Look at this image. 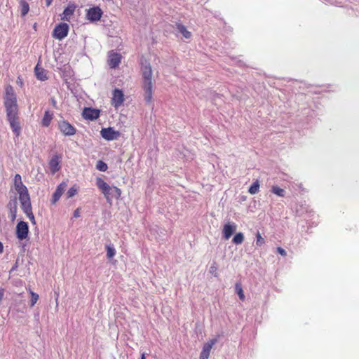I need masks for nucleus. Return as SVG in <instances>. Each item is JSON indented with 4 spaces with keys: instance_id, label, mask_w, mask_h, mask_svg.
Listing matches in <instances>:
<instances>
[{
    "instance_id": "obj_1",
    "label": "nucleus",
    "mask_w": 359,
    "mask_h": 359,
    "mask_svg": "<svg viewBox=\"0 0 359 359\" xmlns=\"http://www.w3.org/2000/svg\"><path fill=\"white\" fill-rule=\"evenodd\" d=\"M18 194L19 195L18 199L20 202L21 206H22V182L21 175L19 174H17L15 176L14 189H11L10 201L8 204V208L9 209L8 217L12 222L15 221L16 218Z\"/></svg>"
},
{
    "instance_id": "obj_2",
    "label": "nucleus",
    "mask_w": 359,
    "mask_h": 359,
    "mask_svg": "<svg viewBox=\"0 0 359 359\" xmlns=\"http://www.w3.org/2000/svg\"><path fill=\"white\" fill-rule=\"evenodd\" d=\"M141 72L142 76V88L144 90L145 102L150 104L153 99V72L150 63L145 61V63L141 64Z\"/></svg>"
},
{
    "instance_id": "obj_3",
    "label": "nucleus",
    "mask_w": 359,
    "mask_h": 359,
    "mask_svg": "<svg viewBox=\"0 0 359 359\" xmlns=\"http://www.w3.org/2000/svg\"><path fill=\"white\" fill-rule=\"evenodd\" d=\"M5 106L10 126L13 133L18 137L21 128L19 118L17 116L18 109L15 97H5Z\"/></svg>"
},
{
    "instance_id": "obj_4",
    "label": "nucleus",
    "mask_w": 359,
    "mask_h": 359,
    "mask_svg": "<svg viewBox=\"0 0 359 359\" xmlns=\"http://www.w3.org/2000/svg\"><path fill=\"white\" fill-rule=\"evenodd\" d=\"M95 184L107 202L111 203L113 198H120L122 191L117 187L109 186L104 180L99 177L96 178Z\"/></svg>"
},
{
    "instance_id": "obj_5",
    "label": "nucleus",
    "mask_w": 359,
    "mask_h": 359,
    "mask_svg": "<svg viewBox=\"0 0 359 359\" xmlns=\"http://www.w3.org/2000/svg\"><path fill=\"white\" fill-rule=\"evenodd\" d=\"M58 128L65 136H73L76 133V128L66 120L58 121Z\"/></svg>"
},
{
    "instance_id": "obj_6",
    "label": "nucleus",
    "mask_w": 359,
    "mask_h": 359,
    "mask_svg": "<svg viewBox=\"0 0 359 359\" xmlns=\"http://www.w3.org/2000/svg\"><path fill=\"white\" fill-rule=\"evenodd\" d=\"M69 32V25L67 23H60L56 25L53 32V37L62 40L65 38Z\"/></svg>"
},
{
    "instance_id": "obj_7",
    "label": "nucleus",
    "mask_w": 359,
    "mask_h": 359,
    "mask_svg": "<svg viewBox=\"0 0 359 359\" xmlns=\"http://www.w3.org/2000/svg\"><path fill=\"white\" fill-rule=\"evenodd\" d=\"M103 15L102 9L99 6H93L86 11V19L91 22L99 21Z\"/></svg>"
},
{
    "instance_id": "obj_8",
    "label": "nucleus",
    "mask_w": 359,
    "mask_h": 359,
    "mask_svg": "<svg viewBox=\"0 0 359 359\" xmlns=\"http://www.w3.org/2000/svg\"><path fill=\"white\" fill-rule=\"evenodd\" d=\"M124 94L120 89L116 88L112 93L111 104L116 109L121 107L124 102Z\"/></svg>"
},
{
    "instance_id": "obj_9",
    "label": "nucleus",
    "mask_w": 359,
    "mask_h": 359,
    "mask_svg": "<svg viewBox=\"0 0 359 359\" xmlns=\"http://www.w3.org/2000/svg\"><path fill=\"white\" fill-rule=\"evenodd\" d=\"M100 133L102 137L108 141L116 140L120 136V133L111 127L102 128Z\"/></svg>"
},
{
    "instance_id": "obj_10",
    "label": "nucleus",
    "mask_w": 359,
    "mask_h": 359,
    "mask_svg": "<svg viewBox=\"0 0 359 359\" xmlns=\"http://www.w3.org/2000/svg\"><path fill=\"white\" fill-rule=\"evenodd\" d=\"M62 156L58 154L53 155L48 162V166L52 174H55L61 168Z\"/></svg>"
},
{
    "instance_id": "obj_11",
    "label": "nucleus",
    "mask_w": 359,
    "mask_h": 359,
    "mask_svg": "<svg viewBox=\"0 0 359 359\" xmlns=\"http://www.w3.org/2000/svg\"><path fill=\"white\" fill-rule=\"evenodd\" d=\"M217 339H212L203 345L199 359H208L212 346L216 344Z\"/></svg>"
},
{
    "instance_id": "obj_12",
    "label": "nucleus",
    "mask_w": 359,
    "mask_h": 359,
    "mask_svg": "<svg viewBox=\"0 0 359 359\" xmlns=\"http://www.w3.org/2000/svg\"><path fill=\"white\" fill-rule=\"evenodd\" d=\"M121 54L111 51L109 53L108 65L110 68L114 69L117 67L121 61Z\"/></svg>"
},
{
    "instance_id": "obj_13",
    "label": "nucleus",
    "mask_w": 359,
    "mask_h": 359,
    "mask_svg": "<svg viewBox=\"0 0 359 359\" xmlns=\"http://www.w3.org/2000/svg\"><path fill=\"white\" fill-rule=\"evenodd\" d=\"M83 116L86 119L93 121L100 116V110L93 108H85Z\"/></svg>"
},
{
    "instance_id": "obj_14",
    "label": "nucleus",
    "mask_w": 359,
    "mask_h": 359,
    "mask_svg": "<svg viewBox=\"0 0 359 359\" xmlns=\"http://www.w3.org/2000/svg\"><path fill=\"white\" fill-rule=\"evenodd\" d=\"M236 229V225L234 223L228 222L224 225L222 229L223 237L225 240H228L232 236Z\"/></svg>"
},
{
    "instance_id": "obj_15",
    "label": "nucleus",
    "mask_w": 359,
    "mask_h": 359,
    "mask_svg": "<svg viewBox=\"0 0 359 359\" xmlns=\"http://www.w3.org/2000/svg\"><path fill=\"white\" fill-rule=\"evenodd\" d=\"M66 187L67 184L65 182H62L57 187V189L54 192L51 200L53 204H55L57 201L60 199L63 192L65 191Z\"/></svg>"
},
{
    "instance_id": "obj_16",
    "label": "nucleus",
    "mask_w": 359,
    "mask_h": 359,
    "mask_svg": "<svg viewBox=\"0 0 359 359\" xmlns=\"http://www.w3.org/2000/svg\"><path fill=\"white\" fill-rule=\"evenodd\" d=\"M76 6L74 4H69L63 11L62 20L69 21L71 16L74 14Z\"/></svg>"
},
{
    "instance_id": "obj_17",
    "label": "nucleus",
    "mask_w": 359,
    "mask_h": 359,
    "mask_svg": "<svg viewBox=\"0 0 359 359\" xmlns=\"http://www.w3.org/2000/svg\"><path fill=\"white\" fill-rule=\"evenodd\" d=\"M35 74L37 79L41 81H46L48 79L46 71L44 69L39 67L38 65L35 67Z\"/></svg>"
},
{
    "instance_id": "obj_18",
    "label": "nucleus",
    "mask_w": 359,
    "mask_h": 359,
    "mask_svg": "<svg viewBox=\"0 0 359 359\" xmlns=\"http://www.w3.org/2000/svg\"><path fill=\"white\" fill-rule=\"evenodd\" d=\"M53 114L48 111H46L44 113V116L41 120V125L43 127H48L50 124V122L53 119Z\"/></svg>"
},
{
    "instance_id": "obj_19",
    "label": "nucleus",
    "mask_w": 359,
    "mask_h": 359,
    "mask_svg": "<svg viewBox=\"0 0 359 359\" xmlns=\"http://www.w3.org/2000/svg\"><path fill=\"white\" fill-rule=\"evenodd\" d=\"M177 29L178 31L186 38L189 39L191 36V33L188 31L186 27L182 24L177 23L176 24Z\"/></svg>"
},
{
    "instance_id": "obj_20",
    "label": "nucleus",
    "mask_w": 359,
    "mask_h": 359,
    "mask_svg": "<svg viewBox=\"0 0 359 359\" xmlns=\"http://www.w3.org/2000/svg\"><path fill=\"white\" fill-rule=\"evenodd\" d=\"M30 294L29 306L33 307L39 299V296L37 293L34 292L30 289H27Z\"/></svg>"
},
{
    "instance_id": "obj_21",
    "label": "nucleus",
    "mask_w": 359,
    "mask_h": 359,
    "mask_svg": "<svg viewBox=\"0 0 359 359\" xmlns=\"http://www.w3.org/2000/svg\"><path fill=\"white\" fill-rule=\"evenodd\" d=\"M107 250V258L109 259H112L116 255V250L111 245H107L105 246Z\"/></svg>"
},
{
    "instance_id": "obj_22",
    "label": "nucleus",
    "mask_w": 359,
    "mask_h": 359,
    "mask_svg": "<svg viewBox=\"0 0 359 359\" xmlns=\"http://www.w3.org/2000/svg\"><path fill=\"white\" fill-rule=\"evenodd\" d=\"M244 241V235L243 233H237L232 239V242L236 245H240Z\"/></svg>"
},
{
    "instance_id": "obj_23",
    "label": "nucleus",
    "mask_w": 359,
    "mask_h": 359,
    "mask_svg": "<svg viewBox=\"0 0 359 359\" xmlns=\"http://www.w3.org/2000/svg\"><path fill=\"white\" fill-rule=\"evenodd\" d=\"M259 189V180H256L250 186L248 191L250 194H255L258 193Z\"/></svg>"
},
{
    "instance_id": "obj_24",
    "label": "nucleus",
    "mask_w": 359,
    "mask_h": 359,
    "mask_svg": "<svg viewBox=\"0 0 359 359\" xmlns=\"http://www.w3.org/2000/svg\"><path fill=\"white\" fill-rule=\"evenodd\" d=\"M235 287H236V292H237L240 299L241 301H244L245 300V294H244L241 284L236 283Z\"/></svg>"
},
{
    "instance_id": "obj_25",
    "label": "nucleus",
    "mask_w": 359,
    "mask_h": 359,
    "mask_svg": "<svg viewBox=\"0 0 359 359\" xmlns=\"http://www.w3.org/2000/svg\"><path fill=\"white\" fill-rule=\"evenodd\" d=\"M17 236L20 240H22V220H19L16 230Z\"/></svg>"
},
{
    "instance_id": "obj_26",
    "label": "nucleus",
    "mask_w": 359,
    "mask_h": 359,
    "mask_svg": "<svg viewBox=\"0 0 359 359\" xmlns=\"http://www.w3.org/2000/svg\"><path fill=\"white\" fill-rule=\"evenodd\" d=\"M96 168L100 171H106L108 168V166L106 163L102 161H98L96 164Z\"/></svg>"
},
{
    "instance_id": "obj_27",
    "label": "nucleus",
    "mask_w": 359,
    "mask_h": 359,
    "mask_svg": "<svg viewBox=\"0 0 359 359\" xmlns=\"http://www.w3.org/2000/svg\"><path fill=\"white\" fill-rule=\"evenodd\" d=\"M272 192L275 194H276L277 196H284L285 195V191L284 189L277 187V186H273L272 187V189H271Z\"/></svg>"
},
{
    "instance_id": "obj_28",
    "label": "nucleus",
    "mask_w": 359,
    "mask_h": 359,
    "mask_svg": "<svg viewBox=\"0 0 359 359\" xmlns=\"http://www.w3.org/2000/svg\"><path fill=\"white\" fill-rule=\"evenodd\" d=\"M25 212L26 215H27V217H29V220L32 222V223L35 224L36 222H35V219H34V216L32 212L30 207L26 208Z\"/></svg>"
},
{
    "instance_id": "obj_29",
    "label": "nucleus",
    "mask_w": 359,
    "mask_h": 359,
    "mask_svg": "<svg viewBox=\"0 0 359 359\" xmlns=\"http://www.w3.org/2000/svg\"><path fill=\"white\" fill-rule=\"evenodd\" d=\"M256 245L257 246H262L263 244H264L265 241L259 231H257L256 233Z\"/></svg>"
},
{
    "instance_id": "obj_30",
    "label": "nucleus",
    "mask_w": 359,
    "mask_h": 359,
    "mask_svg": "<svg viewBox=\"0 0 359 359\" xmlns=\"http://www.w3.org/2000/svg\"><path fill=\"white\" fill-rule=\"evenodd\" d=\"M209 271L211 274L214 275L215 277L218 276L217 273V266L216 262H213V264L210 266Z\"/></svg>"
},
{
    "instance_id": "obj_31",
    "label": "nucleus",
    "mask_w": 359,
    "mask_h": 359,
    "mask_svg": "<svg viewBox=\"0 0 359 359\" xmlns=\"http://www.w3.org/2000/svg\"><path fill=\"white\" fill-rule=\"evenodd\" d=\"M77 193V189L75 187H72L69 189L67 192V198H72Z\"/></svg>"
},
{
    "instance_id": "obj_32",
    "label": "nucleus",
    "mask_w": 359,
    "mask_h": 359,
    "mask_svg": "<svg viewBox=\"0 0 359 359\" xmlns=\"http://www.w3.org/2000/svg\"><path fill=\"white\" fill-rule=\"evenodd\" d=\"M15 97L14 95L13 89L11 86H7L6 88L5 97Z\"/></svg>"
},
{
    "instance_id": "obj_33",
    "label": "nucleus",
    "mask_w": 359,
    "mask_h": 359,
    "mask_svg": "<svg viewBox=\"0 0 359 359\" xmlns=\"http://www.w3.org/2000/svg\"><path fill=\"white\" fill-rule=\"evenodd\" d=\"M277 252L283 257H285L287 255L286 251L280 247L277 248Z\"/></svg>"
},
{
    "instance_id": "obj_34",
    "label": "nucleus",
    "mask_w": 359,
    "mask_h": 359,
    "mask_svg": "<svg viewBox=\"0 0 359 359\" xmlns=\"http://www.w3.org/2000/svg\"><path fill=\"white\" fill-rule=\"evenodd\" d=\"M28 231V225L26 222H24V239L27 238Z\"/></svg>"
},
{
    "instance_id": "obj_35",
    "label": "nucleus",
    "mask_w": 359,
    "mask_h": 359,
    "mask_svg": "<svg viewBox=\"0 0 359 359\" xmlns=\"http://www.w3.org/2000/svg\"><path fill=\"white\" fill-rule=\"evenodd\" d=\"M29 10V4L24 1V15L28 13Z\"/></svg>"
},
{
    "instance_id": "obj_36",
    "label": "nucleus",
    "mask_w": 359,
    "mask_h": 359,
    "mask_svg": "<svg viewBox=\"0 0 359 359\" xmlns=\"http://www.w3.org/2000/svg\"><path fill=\"white\" fill-rule=\"evenodd\" d=\"M74 217H80V209L79 208H77L76 210H74Z\"/></svg>"
},
{
    "instance_id": "obj_37",
    "label": "nucleus",
    "mask_w": 359,
    "mask_h": 359,
    "mask_svg": "<svg viewBox=\"0 0 359 359\" xmlns=\"http://www.w3.org/2000/svg\"><path fill=\"white\" fill-rule=\"evenodd\" d=\"M4 294V290L3 288H0V302L1 301Z\"/></svg>"
},
{
    "instance_id": "obj_38",
    "label": "nucleus",
    "mask_w": 359,
    "mask_h": 359,
    "mask_svg": "<svg viewBox=\"0 0 359 359\" xmlns=\"http://www.w3.org/2000/svg\"><path fill=\"white\" fill-rule=\"evenodd\" d=\"M23 189H24V198H25V196H28V191L25 186L23 187Z\"/></svg>"
},
{
    "instance_id": "obj_39",
    "label": "nucleus",
    "mask_w": 359,
    "mask_h": 359,
    "mask_svg": "<svg viewBox=\"0 0 359 359\" xmlns=\"http://www.w3.org/2000/svg\"><path fill=\"white\" fill-rule=\"evenodd\" d=\"M53 0H45L46 6H50Z\"/></svg>"
},
{
    "instance_id": "obj_40",
    "label": "nucleus",
    "mask_w": 359,
    "mask_h": 359,
    "mask_svg": "<svg viewBox=\"0 0 359 359\" xmlns=\"http://www.w3.org/2000/svg\"><path fill=\"white\" fill-rule=\"evenodd\" d=\"M3 250H4L3 244L1 243V242H0V253H1L3 252Z\"/></svg>"
},
{
    "instance_id": "obj_41",
    "label": "nucleus",
    "mask_w": 359,
    "mask_h": 359,
    "mask_svg": "<svg viewBox=\"0 0 359 359\" xmlns=\"http://www.w3.org/2000/svg\"><path fill=\"white\" fill-rule=\"evenodd\" d=\"M140 359H146V355H145V353H143L141 355V358Z\"/></svg>"
},
{
    "instance_id": "obj_42",
    "label": "nucleus",
    "mask_w": 359,
    "mask_h": 359,
    "mask_svg": "<svg viewBox=\"0 0 359 359\" xmlns=\"http://www.w3.org/2000/svg\"><path fill=\"white\" fill-rule=\"evenodd\" d=\"M13 270H14V269H13V268L12 269H11L10 273H11Z\"/></svg>"
}]
</instances>
